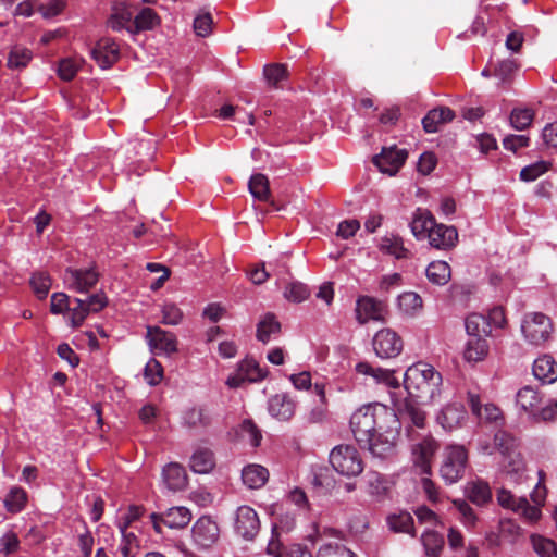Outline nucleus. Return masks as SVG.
I'll return each instance as SVG.
<instances>
[{"mask_svg": "<svg viewBox=\"0 0 557 557\" xmlns=\"http://www.w3.org/2000/svg\"><path fill=\"white\" fill-rule=\"evenodd\" d=\"M437 449V444L432 438H424L412 448L414 465L421 469V472L429 474L431 472V459Z\"/></svg>", "mask_w": 557, "mask_h": 557, "instance_id": "aec40b11", "label": "nucleus"}, {"mask_svg": "<svg viewBox=\"0 0 557 557\" xmlns=\"http://www.w3.org/2000/svg\"><path fill=\"white\" fill-rule=\"evenodd\" d=\"M426 276L436 285H445L450 278V267L445 261H433L426 268Z\"/></svg>", "mask_w": 557, "mask_h": 557, "instance_id": "a19ab883", "label": "nucleus"}, {"mask_svg": "<svg viewBox=\"0 0 557 557\" xmlns=\"http://www.w3.org/2000/svg\"><path fill=\"white\" fill-rule=\"evenodd\" d=\"M357 373L372 376L376 383H383L388 387L397 388L398 380L394 376V370L373 368L369 362L362 361L356 364Z\"/></svg>", "mask_w": 557, "mask_h": 557, "instance_id": "5701e85b", "label": "nucleus"}, {"mask_svg": "<svg viewBox=\"0 0 557 557\" xmlns=\"http://www.w3.org/2000/svg\"><path fill=\"white\" fill-rule=\"evenodd\" d=\"M70 297L64 293H54L51 296L50 311L53 314H60L70 310Z\"/></svg>", "mask_w": 557, "mask_h": 557, "instance_id": "774afa93", "label": "nucleus"}, {"mask_svg": "<svg viewBox=\"0 0 557 557\" xmlns=\"http://www.w3.org/2000/svg\"><path fill=\"white\" fill-rule=\"evenodd\" d=\"M98 280L99 274L94 268H67L64 272V283L70 289L77 293H88L97 284Z\"/></svg>", "mask_w": 557, "mask_h": 557, "instance_id": "f8f14e48", "label": "nucleus"}, {"mask_svg": "<svg viewBox=\"0 0 557 557\" xmlns=\"http://www.w3.org/2000/svg\"><path fill=\"white\" fill-rule=\"evenodd\" d=\"M356 320L359 324H366L369 321H384L388 313V306L385 300H380L371 296H359L356 301Z\"/></svg>", "mask_w": 557, "mask_h": 557, "instance_id": "423d86ee", "label": "nucleus"}, {"mask_svg": "<svg viewBox=\"0 0 557 557\" xmlns=\"http://www.w3.org/2000/svg\"><path fill=\"white\" fill-rule=\"evenodd\" d=\"M20 547V540L16 533L9 531L0 537V554L4 556L14 554Z\"/></svg>", "mask_w": 557, "mask_h": 557, "instance_id": "0e129e2a", "label": "nucleus"}, {"mask_svg": "<svg viewBox=\"0 0 557 557\" xmlns=\"http://www.w3.org/2000/svg\"><path fill=\"white\" fill-rule=\"evenodd\" d=\"M160 23V17L150 8L141 9L134 18L132 17V29L133 32H148L153 30Z\"/></svg>", "mask_w": 557, "mask_h": 557, "instance_id": "c9c22d12", "label": "nucleus"}, {"mask_svg": "<svg viewBox=\"0 0 557 557\" xmlns=\"http://www.w3.org/2000/svg\"><path fill=\"white\" fill-rule=\"evenodd\" d=\"M534 119V111L529 108H515L510 113V124L517 131L527 129Z\"/></svg>", "mask_w": 557, "mask_h": 557, "instance_id": "8fccbe9b", "label": "nucleus"}, {"mask_svg": "<svg viewBox=\"0 0 557 557\" xmlns=\"http://www.w3.org/2000/svg\"><path fill=\"white\" fill-rule=\"evenodd\" d=\"M330 463L337 473L347 478L357 476L364 469L358 449L348 444L338 445L331 450Z\"/></svg>", "mask_w": 557, "mask_h": 557, "instance_id": "7ed1b4c3", "label": "nucleus"}, {"mask_svg": "<svg viewBox=\"0 0 557 557\" xmlns=\"http://www.w3.org/2000/svg\"><path fill=\"white\" fill-rule=\"evenodd\" d=\"M494 446L505 459L509 460L511 470L518 471L520 468V460L517 459L519 457L518 438L505 430H499L494 434Z\"/></svg>", "mask_w": 557, "mask_h": 557, "instance_id": "dca6fc26", "label": "nucleus"}, {"mask_svg": "<svg viewBox=\"0 0 557 557\" xmlns=\"http://www.w3.org/2000/svg\"><path fill=\"white\" fill-rule=\"evenodd\" d=\"M349 425L362 450L381 459L394 454L400 423L394 409L380 404H367L350 417Z\"/></svg>", "mask_w": 557, "mask_h": 557, "instance_id": "f257e3e1", "label": "nucleus"}, {"mask_svg": "<svg viewBox=\"0 0 557 557\" xmlns=\"http://www.w3.org/2000/svg\"><path fill=\"white\" fill-rule=\"evenodd\" d=\"M549 166L550 162L543 160L527 165L520 171V180L523 182H533L546 173Z\"/></svg>", "mask_w": 557, "mask_h": 557, "instance_id": "5fc2aeb1", "label": "nucleus"}, {"mask_svg": "<svg viewBox=\"0 0 557 557\" xmlns=\"http://www.w3.org/2000/svg\"><path fill=\"white\" fill-rule=\"evenodd\" d=\"M430 246L438 250H451L458 243V231L455 226L435 223L428 234Z\"/></svg>", "mask_w": 557, "mask_h": 557, "instance_id": "f3484780", "label": "nucleus"}, {"mask_svg": "<svg viewBox=\"0 0 557 557\" xmlns=\"http://www.w3.org/2000/svg\"><path fill=\"white\" fill-rule=\"evenodd\" d=\"M532 371L534 376L543 384H552L557 381V363L548 355L535 359Z\"/></svg>", "mask_w": 557, "mask_h": 557, "instance_id": "b1692460", "label": "nucleus"}, {"mask_svg": "<svg viewBox=\"0 0 557 557\" xmlns=\"http://www.w3.org/2000/svg\"><path fill=\"white\" fill-rule=\"evenodd\" d=\"M108 27L112 32H121L123 29L133 32L132 29V14L127 11L113 14L108 21Z\"/></svg>", "mask_w": 557, "mask_h": 557, "instance_id": "680f3d73", "label": "nucleus"}, {"mask_svg": "<svg viewBox=\"0 0 557 557\" xmlns=\"http://www.w3.org/2000/svg\"><path fill=\"white\" fill-rule=\"evenodd\" d=\"M248 189L255 199L259 201H269L271 197L268 177L262 173L251 175L248 182Z\"/></svg>", "mask_w": 557, "mask_h": 557, "instance_id": "4c0bfd02", "label": "nucleus"}, {"mask_svg": "<svg viewBox=\"0 0 557 557\" xmlns=\"http://www.w3.org/2000/svg\"><path fill=\"white\" fill-rule=\"evenodd\" d=\"M519 66L520 64L515 59L503 60L496 65L494 75L498 77L502 83H510Z\"/></svg>", "mask_w": 557, "mask_h": 557, "instance_id": "6e6d98bb", "label": "nucleus"}, {"mask_svg": "<svg viewBox=\"0 0 557 557\" xmlns=\"http://www.w3.org/2000/svg\"><path fill=\"white\" fill-rule=\"evenodd\" d=\"M33 59V53L29 49L21 46H14L11 48L8 54L7 65L11 70H22Z\"/></svg>", "mask_w": 557, "mask_h": 557, "instance_id": "c03bdc74", "label": "nucleus"}, {"mask_svg": "<svg viewBox=\"0 0 557 557\" xmlns=\"http://www.w3.org/2000/svg\"><path fill=\"white\" fill-rule=\"evenodd\" d=\"M90 54L102 70H107L119 60L120 47L112 37H99L91 48Z\"/></svg>", "mask_w": 557, "mask_h": 557, "instance_id": "ddd939ff", "label": "nucleus"}, {"mask_svg": "<svg viewBox=\"0 0 557 557\" xmlns=\"http://www.w3.org/2000/svg\"><path fill=\"white\" fill-rule=\"evenodd\" d=\"M27 493L20 486L12 487L4 498V507L10 513L21 512L27 504Z\"/></svg>", "mask_w": 557, "mask_h": 557, "instance_id": "ea45409f", "label": "nucleus"}, {"mask_svg": "<svg viewBox=\"0 0 557 557\" xmlns=\"http://www.w3.org/2000/svg\"><path fill=\"white\" fill-rule=\"evenodd\" d=\"M380 250L394 256L396 259L410 258V252L404 247L403 238L397 235L385 236L381 239Z\"/></svg>", "mask_w": 557, "mask_h": 557, "instance_id": "58836bf2", "label": "nucleus"}, {"mask_svg": "<svg viewBox=\"0 0 557 557\" xmlns=\"http://www.w3.org/2000/svg\"><path fill=\"white\" fill-rule=\"evenodd\" d=\"M455 119V112L448 107H438L430 110L422 119V126L426 133H436L438 127Z\"/></svg>", "mask_w": 557, "mask_h": 557, "instance_id": "393cba45", "label": "nucleus"}, {"mask_svg": "<svg viewBox=\"0 0 557 557\" xmlns=\"http://www.w3.org/2000/svg\"><path fill=\"white\" fill-rule=\"evenodd\" d=\"M435 223L436 220L430 211L418 209L412 222L410 223V228L417 238H423L428 237L430 230L433 228Z\"/></svg>", "mask_w": 557, "mask_h": 557, "instance_id": "72a5a7b5", "label": "nucleus"}, {"mask_svg": "<svg viewBox=\"0 0 557 557\" xmlns=\"http://www.w3.org/2000/svg\"><path fill=\"white\" fill-rule=\"evenodd\" d=\"M366 483L368 492L372 496L383 497L388 491L386 479L379 472H368L366 475Z\"/></svg>", "mask_w": 557, "mask_h": 557, "instance_id": "49530a36", "label": "nucleus"}, {"mask_svg": "<svg viewBox=\"0 0 557 557\" xmlns=\"http://www.w3.org/2000/svg\"><path fill=\"white\" fill-rule=\"evenodd\" d=\"M373 349L382 359L397 357L404 347L401 337L392 329L377 331L372 341Z\"/></svg>", "mask_w": 557, "mask_h": 557, "instance_id": "0eeeda50", "label": "nucleus"}, {"mask_svg": "<svg viewBox=\"0 0 557 557\" xmlns=\"http://www.w3.org/2000/svg\"><path fill=\"white\" fill-rule=\"evenodd\" d=\"M468 466V451L462 445H449L445 449L440 472L443 480L453 484L458 482L466 472Z\"/></svg>", "mask_w": 557, "mask_h": 557, "instance_id": "39448f33", "label": "nucleus"}, {"mask_svg": "<svg viewBox=\"0 0 557 557\" xmlns=\"http://www.w3.org/2000/svg\"><path fill=\"white\" fill-rule=\"evenodd\" d=\"M243 483L250 490L262 487L269 480V471L260 465H248L242 470Z\"/></svg>", "mask_w": 557, "mask_h": 557, "instance_id": "cd10ccee", "label": "nucleus"}, {"mask_svg": "<svg viewBox=\"0 0 557 557\" xmlns=\"http://www.w3.org/2000/svg\"><path fill=\"white\" fill-rule=\"evenodd\" d=\"M478 418L485 422H494L496 425L504 423L502 410L491 403L484 405V408L481 410V417Z\"/></svg>", "mask_w": 557, "mask_h": 557, "instance_id": "69168bd1", "label": "nucleus"}, {"mask_svg": "<svg viewBox=\"0 0 557 557\" xmlns=\"http://www.w3.org/2000/svg\"><path fill=\"white\" fill-rule=\"evenodd\" d=\"M317 557H357V555L339 542H329L320 546Z\"/></svg>", "mask_w": 557, "mask_h": 557, "instance_id": "09e8293b", "label": "nucleus"}, {"mask_svg": "<svg viewBox=\"0 0 557 557\" xmlns=\"http://www.w3.org/2000/svg\"><path fill=\"white\" fill-rule=\"evenodd\" d=\"M242 440H246L253 447H258L262 440L261 430L251 419H244L236 430Z\"/></svg>", "mask_w": 557, "mask_h": 557, "instance_id": "37998d69", "label": "nucleus"}, {"mask_svg": "<svg viewBox=\"0 0 557 557\" xmlns=\"http://www.w3.org/2000/svg\"><path fill=\"white\" fill-rule=\"evenodd\" d=\"M442 374L425 362L409 367L404 375V386L409 397L421 404H429L441 395Z\"/></svg>", "mask_w": 557, "mask_h": 557, "instance_id": "f03ea898", "label": "nucleus"}, {"mask_svg": "<svg viewBox=\"0 0 557 557\" xmlns=\"http://www.w3.org/2000/svg\"><path fill=\"white\" fill-rule=\"evenodd\" d=\"M422 544L428 556L437 557L444 547V537L436 531H425L422 534Z\"/></svg>", "mask_w": 557, "mask_h": 557, "instance_id": "a18cd8bd", "label": "nucleus"}, {"mask_svg": "<svg viewBox=\"0 0 557 557\" xmlns=\"http://www.w3.org/2000/svg\"><path fill=\"white\" fill-rule=\"evenodd\" d=\"M531 543L533 549L540 557H557V544L553 540L532 534Z\"/></svg>", "mask_w": 557, "mask_h": 557, "instance_id": "de8ad7c7", "label": "nucleus"}, {"mask_svg": "<svg viewBox=\"0 0 557 557\" xmlns=\"http://www.w3.org/2000/svg\"><path fill=\"white\" fill-rule=\"evenodd\" d=\"M336 479L331 469L327 467H319L313 471L311 485L314 491L321 495H327L336 487Z\"/></svg>", "mask_w": 557, "mask_h": 557, "instance_id": "c756f323", "label": "nucleus"}, {"mask_svg": "<svg viewBox=\"0 0 557 557\" xmlns=\"http://www.w3.org/2000/svg\"><path fill=\"white\" fill-rule=\"evenodd\" d=\"M467 412L465 407L459 403L448 404L437 414V422L443 429L451 431L466 420Z\"/></svg>", "mask_w": 557, "mask_h": 557, "instance_id": "412c9836", "label": "nucleus"}, {"mask_svg": "<svg viewBox=\"0 0 557 557\" xmlns=\"http://www.w3.org/2000/svg\"><path fill=\"white\" fill-rule=\"evenodd\" d=\"M190 469L200 474L209 473L215 466V458L209 448H198L190 457Z\"/></svg>", "mask_w": 557, "mask_h": 557, "instance_id": "2f4dec72", "label": "nucleus"}, {"mask_svg": "<svg viewBox=\"0 0 557 557\" xmlns=\"http://www.w3.org/2000/svg\"><path fill=\"white\" fill-rule=\"evenodd\" d=\"M267 371L260 368L259 363L252 358H245L238 363L237 370L226 380V385L231 388H238L245 382H258L265 377Z\"/></svg>", "mask_w": 557, "mask_h": 557, "instance_id": "1a4fd4ad", "label": "nucleus"}, {"mask_svg": "<svg viewBox=\"0 0 557 557\" xmlns=\"http://www.w3.org/2000/svg\"><path fill=\"white\" fill-rule=\"evenodd\" d=\"M144 377L149 385H158L163 377V368L161 363L153 358L150 359L144 369Z\"/></svg>", "mask_w": 557, "mask_h": 557, "instance_id": "052dcab7", "label": "nucleus"}, {"mask_svg": "<svg viewBox=\"0 0 557 557\" xmlns=\"http://www.w3.org/2000/svg\"><path fill=\"white\" fill-rule=\"evenodd\" d=\"M532 500L535 505H530L525 497H520L517 503V510L521 511L523 518L530 523L536 522L541 518L540 506L544 503L545 495L541 491L535 490L531 494Z\"/></svg>", "mask_w": 557, "mask_h": 557, "instance_id": "bb28decb", "label": "nucleus"}, {"mask_svg": "<svg viewBox=\"0 0 557 557\" xmlns=\"http://www.w3.org/2000/svg\"><path fill=\"white\" fill-rule=\"evenodd\" d=\"M281 332V323L274 313L268 312L257 324L256 337L258 341L267 344L271 335H277Z\"/></svg>", "mask_w": 557, "mask_h": 557, "instance_id": "f704fd0d", "label": "nucleus"}, {"mask_svg": "<svg viewBox=\"0 0 557 557\" xmlns=\"http://www.w3.org/2000/svg\"><path fill=\"white\" fill-rule=\"evenodd\" d=\"M191 520V513L186 507H172L164 513L152 512L150 521L154 531L159 534L162 533V524L170 529H183Z\"/></svg>", "mask_w": 557, "mask_h": 557, "instance_id": "6e6552de", "label": "nucleus"}, {"mask_svg": "<svg viewBox=\"0 0 557 557\" xmlns=\"http://www.w3.org/2000/svg\"><path fill=\"white\" fill-rule=\"evenodd\" d=\"M557 418V400H549L543 408L537 410L532 416L533 422H548Z\"/></svg>", "mask_w": 557, "mask_h": 557, "instance_id": "e2e57ef3", "label": "nucleus"}, {"mask_svg": "<svg viewBox=\"0 0 557 557\" xmlns=\"http://www.w3.org/2000/svg\"><path fill=\"white\" fill-rule=\"evenodd\" d=\"M421 403L418 399L407 396L403 400L395 404L399 423L401 421H409L412 425L423 429L425 426L426 413L421 408Z\"/></svg>", "mask_w": 557, "mask_h": 557, "instance_id": "4468645a", "label": "nucleus"}, {"mask_svg": "<svg viewBox=\"0 0 557 557\" xmlns=\"http://www.w3.org/2000/svg\"><path fill=\"white\" fill-rule=\"evenodd\" d=\"M210 422V417L206 414L205 409L200 407H193L184 414V424L190 429L205 428L208 426Z\"/></svg>", "mask_w": 557, "mask_h": 557, "instance_id": "3c124183", "label": "nucleus"}, {"mask_svg": "<svg viewBox=\"0 0 557 557\" xmlns=\"http://www.w3.org/2000/svg\"><path fill=\"white\" fill-rule=\"evenodd\" d=\"M422 298L414 292H406L398 296V306L406 313H413L422 308Z\"/></svg>", "mask_w": 557, "mask_h": 557, "instance_id": "13d9d810", "label": "nucleus"}, {"mask_svg": "<svg viewBox=\"0 0 557 557\" xmlns=\"http://www.w3.org/2000/svg\"><path fill=\"white\" fill-rule=\"evenodd\" d=\"M30 285H32L37 298L42 300L49 294V290L51 287V278L45 272H37L32 275Z\"/></svg>", "mask_w": 557, "mask_h": 557, "instance_id": "603ef678", "label": "nucleus"}, {"mask_svg": "<svg viewBox=\"0 0 557 557\" xmlns=\"http://www.w3.org/2000/svg\"><path fill=\"white\" fill-rule=\"evenodd\" d=\"M465 329L469 338L482 336L481 334L486 337L492 332V329H488L485 315L480 313H470L465 320Z\"/></svg>", "mask_w": 557, "mask_h": 557, "instance_id": "e433bc0d", "label": "nucleus"}, {"mask_svg": "<svg viewBox=\"0 0 557 557\" xmlns=\"http://www.w3.org/2000/svg\"><path fill=\"white\" fill-rule=\"evenodd\" d=\"M263 77L269 87L278 88L281 82L288 78L287 66L282 63H271L263 67Z\"/></svg>", "mask_w": 557, "mask_h": 557, "instance_id": "79ce46f5", "label": "nucleus"}, {"mask_svg": "<svg viewBox=\"0 0 557 557\" xmlns=\"http://www.w3.org/2000/svg\"><path fill=\"white\" fill-rule=\"evenodd\" d=\"M386 523L389 530L395 533H407L411 536H416L413 518L406 510L389 513L386 517Z\"/></svg>", "mask_w": 557, "mask_h": 557, "instance_id": "a878e982", "label": "nucleus"}, {"mask_svg": "<svg viewBox=\"0 0 557 557\" xmlns=\"http://www.w3.org/2000/svg\"><path fill=\"white\" fill-rule=\"evenodd\" d=\"M71 314V325L73 327L81 326L86 317L89 314L86 308V300L81 298H74L71 302L70 310Z\"/></svg>", "mask_w": 557, "mask_h": 557, "instance_id": "bf43d9fd", "label": "nucleus"}, {"mask_svg": "<svg viewBox=\"0 0 557 557\" xmlns=\"http://www.w3.org/2000/svg\"><path fill=\"white\" fill-rule=\"evenodd\" d=\"M235 532L246 541H251L260 530V520L257 512L249 506H240L236 510Z\"/></svg>", "mask_w": 557, "mask_h": 557, "instance_id": "9b49d317", "label": "nucleus"}, {"mask_svg": "<svg viewBox=\"0 0 557 557\" xmlns=\"http://www.w3.org/2000/svg\"><path fill=\"white\" fill-rule=\"evenodd\" d=\"M164 483L171 491H182L187 485V474L178 463H169L163 468L162 471Z\"/></svg>", "mask_w": 557, "mask_h": 557, "instance_id": "c85d7f7f", "label": "nucleus"}, {"mask_svg": "<svg viewBox=\"0 0 557 557\" xmlns=\"http://www.w3.org/2000/svg\"><path fill=\"white\" fill-rule=\"evenodd\" d=\"M183 319V312L175 304H165L162 308V323L176 325Z\"/></svg>", "mask_w": 557, "mask_h": 557, "instance_id": "338daca9", "label": "nucleus"}, {"mask_svg": "<svg viewBox=\"0 0 557 557\" xmlns=\"http://www.w3.org/2000/svg\"><path fill=\"white\" fill-rule=\"evenodd\" d=\"M517 405L531 417L542 403L540 393L531 386L520 388L516 396Z\"/></svg>", "mask_w": 557, "mask_h": 557, "instance_id": "473e14b6", "label": "nucleus"}, {"mask_svg": "<svg viewBox=\"0 0 557 557\" xmlns=\"http://www.w3.org/2000/svg\"><path fill=\"white\" fill-rule=\"evenodd\" d=\"M466 494L468 499L478 506L486 505L492 500L491 487L483 480L469 482L466 486Z\"/></svg>", "mask_w": 557, "mask_h": 557, "instance_id": "7c9ffc66", "label": "nucleus"}, {"mask_svg": "<svg viewBox=\"0 0 557 557\" xmlns=\"http://www.w3.org/2000/svg\"><path fill=\"white\" fill-rule=\"evenodd\" d=\"M408 158L406 149H398L395 145L383 147L381 153L373 157L375 166L388 175H395Z\"/></svg>", "mask_w": 557, "mask_h": 557, "instance_id": "9d476101", "label": "nucleus"}, {"mask_svg": "<svg viewBox=\"0 0 557 557\" xmlns=\"http://www.w3.org/2000/svg\"><path fill=\"white\" fill-rule=\"evenodd\" d=\"M521 332L530 345L541 346L550 338L554 324L552 319L542 312H528L522 318Z\"/></svg>", "mask_w": 557, "mask_h": 557, "instance_id": "20e7f679", "label": "nucleus"}, {"mask_svg": "<svg viewBox=\"0 0 557 557\" xmlns=\"http://www.w3.org/2000/svg\"><path fill=\"white\" fill-rule=\"evenodd\" d=\"M310 296L308 286L300 282L289 283L285 290L284 297L293 302H301Z\"/></svg>", "mask_w": 557, "mask_h": 557, "instance_id": "4d7b16f0", "label": "nucleus"}, {"mask_svg": "<svg viewBox=\"0 0 557 557\" xmlns=\"http://www.w3.org/2000/svg\"><path fill=\"white\" fill-rule=\"evenodd\" d=\"M83 60L76 58H64L60 60L58 75L61 79L72 81L82 65Z\"/></svg>", "mask_w": 557, "mask_h": 557, "instance_id": "864d4df0", "label": "nucleus"}, {"mask_svg": "<svg viewBox=\"0 0 557 557\" xmlns=\"http://www.w3.org/2000/svg\"><path fill=\"white\" fill-rule=\"evenodd\" d=\"M490 345L484 336L471 337L465 344L462 357L466 362L474 366L485 360Z\"/></svg>", "mask_w": 557, "mask_h": 557, "instance_id": "6ab92c4d", "label": "nucleus"}, {"mask_svg": "<svg viewBox=\"0 0 557 557\" xmlns=\"http://www.w3.org/2000/svg\"><path fill=\"white\" fill-rule=\"evenodd\" d=\"M146 337L149 346L156 350L166 355L173 354L177 350L176 336L172 332L162 330L159 326H147Z\"/></svg>", "mask_w": 557, "mask_h": 557, "instance_id": "a211bd4d", "label": "nucleus"}, {"mask_svg": "<svg viewBox=\"0 0 557 557\" xmlns=\"http://www.w3.org/2000/svg\"><path fill=\"white\" fill-rule=\"evenodd\" d=\"M194 542L202 548L211 547L219 539L220 529L210 517L202 516L193 525Z\"/></svg>", "mask_w": 557, "mask_h": 557, "instance_id": "2eb2a0df", "label": "nucleus"}, {"mask_svg": "<svg viewBox=\"0 0 557 557\" xmlns=\"http://www.w3.org/2000/svg\"><path fill=\"white\" fill-rule=\"evenodd\" d=\"M269 412L281 421H287L295 413V403L287 394H276L269 399Z\"/></svg>", "mask_w": 557, "mask_h": 557, "instance_id": "4be33fe9", "label": "nucleus"}]
</instances>
